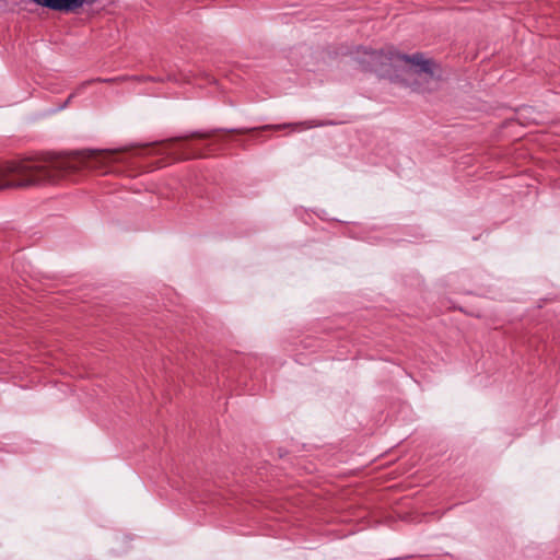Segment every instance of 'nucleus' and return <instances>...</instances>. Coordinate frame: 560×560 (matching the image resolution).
I'll return each mask as SVG.
<instances>
[{
  "instance_id": "f257e3e1",
  "label": "nucleus",
  "mask_w": 560,
  "mask_h": 560,
  "mask_svg": "<svg viewBox=\"0 0 560 560\" xmlns=\"http://www.w3.org/2000/svg\"><path fill=\"white\" fill-rule=\"evenodd\" d=\"M120 150H86L69 156L40 155L0 162V190L52 184L82 168L103 174L121 163Z\"/></svg>"
},
{
  "instance_id": "f03ea898",
  "label": "nucleus",
  "mask_w": 560,
  "mask_h": 560,
  "mask_svg": "<svg viewBox=\"0 0 560 560\" xmlns=\"http://www.w3.org/2000/svg\"><path fill=\"white\" fill-rule=\"evenodd\" d=\"M357 60L364 71H373L380 77H392L402 65L415 68V72L425 80L435 81L436 65L431 59H425L422 54L411 56L400 54L393 46L381 50H372L360 47L357 50Z\"/></svg>"
},
{
  "instance_id": "7ed1b4c3",
  "label": "nucleus",
  "mask_w": 560,
  "mask_h": 560,
  "mask_svg": "<svg viewBox=\"0 0 560 560\" xmlns=\"http://www.w3.org/2000/svg\"><path fill=\"white\" fill-rule=\"evenodd\" d=\"M318 126H323V124L317 122L316 120H306V121H301V122L266 125V126H262L260 129H262V130H267V129L280 130V129H284V128H291L293 130H302V129H311V128L318 127Z\"/></svg>"
},
{
  "instance_id": "20e7f679",
  "label": "nucleus",
  "mask_w": 560,
  "mask_h": 560,
  "mask_svg": "<svg viewBox=\"0 0 560 560\" xmlns=\"http://www.w3.org/2000/svg\"><path fill=\"white\" fill-rule=\"evenodd\" d=\"M214 132H215V130H210V131H192V132L187 133L185 136L166 140L163 143L165 144L166 149H173V144L175 142H177V141L188 140V139H191V138L209 139V138H211L214 135Z\"/></svg>"
},
{
  "instance_id": "39448f33",
  "label": "nucleus",
  "mask_w": 560,
  "mask_h": 560,
  "mask_svg": "<svg viewBox=\"0 0 560 560\" xmlns=\"http://www.w3.org/2000/svg\"><path fill=\"white\" fill-rule=\"evenodd\" d=\"M176 154L178 159L183 160L202 158L206 155L201 150L189 143H183L182 145H179L178 150L176 151Z\"/></svg>"
},
{
  "instance_id": "423d86ee",
  "label": "nucleus",
  "mask_w": 560,
  "mask_h": 560,
  "mask_svg": "<svg viewBox=\"0 0 560 560\" xmlns=\"http://www.w3.org/2000/svg\"><path fill=\"white\" fill-rule=\"evenodd\" d=\"M254 129H230L228 130L229 132H237V133H245V132H249V131H253Z\"/></svg>"
}]
</instances>
